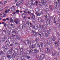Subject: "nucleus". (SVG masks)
I'll return each instance as SVG.
<instances>
[{"instance_id": "obj_1", "label": "nucleus", "mask_w": 60, "mask_h": 60, "mask_svg": "<svg viewBox=\"0 0 60 60\" xmlns=\"http://www.w3.org/2000/svg\"><path fill=\"white\" fill-rule=\"evenodd\" d=\"M49 13H46V17L47 19H48L47 22V25H50V22H51V18H52V17L50 16L49 17Z\"/></svg>"}, {"instance_id": "obj_2", "label": "nucleus", "mask_w": 60, "mask_h": 60, "mask_svg": "<svg viewBox=\"0 0 60 60\" xmlns=\"http://www.w3.org/2000/svg\"><path fill=\"white\" fill-rule=\"evenodd\" d=\"M15 51H13L11 52V53L13 55V56H13V57H15V56H17L18 55V54L17 53V52H18V51H19V50L18 48H15Z\"/></svg>"}, {"instance_id": "obj_3", "label": "nucleus", "mask_w": 60, "mask_h": 60, "mask_svg": "<svg viewBox=\"0 0 60 60\" xmlns=\"http://www.w3.org/2000/svg\"><path fill=\"white\" fill-rule=\"evenodd\" d=\"M24 43L26 45H29L31 44V41L30 40H28L27 41H25V42H24Z\"/></svg>"}, {"instance_id": "obj_4", "label": "nucleus", "mask_w": 60, "mask_h": 60, "mask_svg": "<svg viewBox=\"0 0 60 60\" xmlns=\"http://www.w3.org/2000/svg\"><path fill=\"white\" fill-rule=\"evenodd\" d=\"M23 0H22L21 1V2H17L16 4V6H20L21 4H23Z\"/></svg>"}, {"instance_id": "obj_5", "label": "nucleus", "mask_w": 60, "mask_h": 60, "mask_svg": "<svg viewBox=\"0 0 60 60\" xmlns=\"http://www.w3.org/2000/svg\"><path fill=\"white\" fill-rule=\"evenodd\" d=\"M38 20L39 22L40 23H45L44 20L43 19H41L40 18H38Z\"/></svg>"}, {"instance_id": "obj_6", "label": "nucleus", "mask_w": 60, "mask_h": 60, "mask_svg": "<svg viewBox=\"0 0 60 60\" xmlns=\"http://www.w3.org/2000/svg\"><path fill=\"white\" fill-rule=\"evenodd\" d=\"M39 5L42 8H43L44 6H43V4L42 2H40L39 3Z\"/></svg>"}, {"instance_id": "obj_7", "label": "nucleus", "mask_w": 60, "mask_h": 60, "mask_svg": "<svg viewBox=\"0 0 60 60\" xmlns=\"http://www.w3.org/2000/svg\"><path fill=\"white\" fill-rule=\"evenodd\" d=\"M45 51L47 53H48L50 52V50H49V49L48 48H46Z\"/></svg>"}, {"instance_id": "obj_8", "label": "nucleus", "mask_w": 60, "mask_h": 60, "mask_svg": "<svg viewBox=\"0 0 60 60\" xmlns=\"http://www.w3.org/2000/svg\"><path fill=\"white\" fill-rule=\"evenodd\" d=\"M36 49L38 53L39 52V50H40V48H39V47L38 46H37L36 48Z\"/></svg>"}, {"instance_id": "obj_9", "label": "nucleus", "mask_w": 60, "mask_h": 60, "mask_svg": "<svg viewBox=\"0 0 60 60\" xmlns=\"http://www.w3.org/2000/svg\"><path fill=\"white\" fill-rule=\"evenodd\" d=\"M22 15L23 18H26V15L25 14H24V13H23Z\"/></svg>"}, {"instance_id": "obj_10", "label": "nucleus", "mask_w": 60, "mask_h": 60, "mask_svg": "<svg viewBox=\"0 0 60 60\" xmlns=\"http://www.w3.org/2000/svg\"><path fill=\"white\" fill-rule=\"evenodd\" d=\"M41 13L37 12L36 13V14L37 16H40L41 15Z\"/></svg>"}, {"instance_id": "obj_11", "label": "nucleus", "mask_w": 60, "mask_h": 60, "mask_svg": "<svg viewBox=\"0 0 60 60\" xmlns=\"http://www.w3.org/2000/svg\"><path fill=\"white\" fill-rule=\"evenodd\" d=\"M30 48H32V49H34L35 48V45H34V44H33L31 46V47L30 46Z\"/></svg>"}, {"instance_id": "obj_12", "label": "nucleus", "mask_w": 60, "mask_h": 60, "mask_svg": "<svg viewBox=\"0 0 60 60\" xmlns=\"http://www.w3.org/2000/svg\"><path fill=\"white\" fill-rule=\"evenodd\" d=\"M45 57V56L43 54L41 55L40 56V59H44Z\"/></svg>"}, {"instance_id": "obj_13", "label": "nucleus", "mask_w": 60, "mask_h": 60, "mask_svg": "<svg viewBox=\"0 0 60 60\" xmlns=\"http://www.w3.org/2000/svg\"><path fill=\"white\" fill-rule=\"evenodd\" d=\"M44 5L45 7L47 6V2L45 1L44 2Z\"/></svg>"}, {"instance_id": "obj_14", "label": "nucleus", "mask_w": 60, "mask_h": 60, "mask_svg": "<svg viewBox=\"0 0 60 60\" xmlns=\"http://www.w3.org/2000/svg\"><path fill=\"white\" fill-rule=\"evenodd\" d=\"M20 54L21 56H23V55H25V53L21 51L20 52Z\"/></svg>"}, {"instance_id": "obj_15", "label": "nucleus", "mask_w": 60, "mask_h": 60, "mask_svg": "<svg viewBox=\"0 0 60 60\" xmlns=\"http://www.w3.org/2000/svg\"><path fill=\"white\" fill-rule=\"evenodd\" d=\"M56 54V52L54 51L52 53V55L53 56H55Z\"/></svg>"}, {"instance_id": "obj_16", "label": "nucleus", "mask_w": 60, "mask_h": 60, "mask_svg": "<svg viewBox=\"0 0 60 60\" xmlns=\"http://www.w3.org/2000/svg\"><path fill=\"white\" fill-rule=\"evenodd\" d=\"M42 46L44 48H45L46 47V44L44 43H42Z\"/></svg>"}, {"instance_id": "obj_17", "label": "nucleus", "mask_w": 60, "mask_h": 60, "mask_svg": "<svg viewBox=\"0 0 60 60\" xmlns=\"http://www.w3.org/2000/svg\"><path fill=\"white\" fill-rule=\"evenodd\" d=\"M42 43H39L38 45L40 47H42Z\"/></svg>"}, {"instance_id": "obj_18", "label": "nucleus", "mask_w": 60, "mask_h": 60, "mask_svg": "<svg viewBox=\"0 0 60 60\" xmlns=\"http://www.w3.org/2000/svg\"><path fill=\"white\" fill-rule=\"evenodd\" d=\"M13 28L14 29H16V30H18L19 29V26H16V28L15 27H14Z\"/></svg>"}, {"instance_id": "obj_19", "label": "nucleus", "mask_w": 60, "mask_h": 60, "mask_svg": "<svg viewBox=\"0 0 60 60\" xmlns=\"http://www.w3.org/2000/svg\"><path fill=\"white\" fill-rule=\"evenodd\" d=\"M40 27V24H37V26H36V29H38V28Z\"/></svg>"}, {"instance_id": "obj_20", "label": "nucleus", "mask_w": 60, "mask_h": 60, "mask_svg": "<svg viewBox=\"0 0 60 60\" xmlns=\"http://www.w3.org/2000/svg\"><path fill=\"white\" fill-rule=\"evenodd\" d=\"M6 43L7 45H9L10 44V42L8 41H6Z\"/></svg>"}, {"instance_id": "obj_21", "label": "nucleus", "mask_w": 60, "mask_h": 60, "mask_svg": "<svg viewBox=\"0 0 60 60\" xmlns=\"http://www.w3.org/2000/svg\"><path fill=\"white\" fill-rule=\"evenodd\" d=\"M18 20L17 19H15L14 20V22H15L16 24H18Z\"/></svg>"}, {"instance_id": "obj_22", "label": "nucleus", "mask_w": 60, "mask_h": 60, "mask_svg": "<svg viewBox=\"0 0 60 60\" xmlns=\"http://www.w3.org/2000/svg\"><path fill=\"white\" fill-rule=\"evenodd\" d=\"M5 37H4V38H2V39H1V41H5Z\"/></svg>"}, {"instance_id": "obj_23", "label": "nucleus", "mask_w": 60, "mask_h": 60, "mask_svg": "<svg viewBox=\"0 0 60 60\" xmlns=\"http://www.w3.org/2000/svg\"><path fill=\"white\" fill-rule=\"evenodd\" d=\"M57 43H55V44H55V47L56 48H57L58 47V46H59V45H58V44H57Z\"/></svg>"}, {"instance_id": "obj_24", "label": "nucleus", "mask_w": 60, "mask_h": 60, "mask_svg": "<svg viewBox=\"0 0 60 60\" xmlns=\"http://www.w3.org/2000/svg\"><path fill=\"white\" fill-rule=\"evenodd\" d=\"M10 22L11 23H12L14 21L11 18L10 19Z\"/></svg>"}, {"instance_id": "obj_25", "label": "nucleus", "mask_w": 60, "mask_h": 60, "mask_svg": "<svg viewBox=\"0 0 60 60\" xmlns=\"http://www.w3.org/2000/svg\"><path fill=\"white\" fill-rule=\"evenodd\" d=\"M36 58L37 59H38L39 60H40V59H41L40 57H39V56H37Z\"/></svg>"}, {"instance_id": "obj_26", "label": "nucleus", "mask_w": 60, "mask_h": 60, "mask_svg": "<svg viewBox=\"0 0 60 60\" xmlns=\"http://www.w3.org/2000/svg\"><path fill=\"white\" fill-rule=\"evenodd\" d=\"M52 41H55L56 40L55 38L54 37H52Z\"/></svg>"}, {"instance_id": "obj_27", "label": "nucleus", "mask_w": 60, "mask_h": 60, "mask_svg": "<svg viewBox=\"0 0 60 60\" xmlns=\"http://www.w3.org/2000/svg\"><path fill=\"white\" fill-rule=\"evenodd\" d=\"M1 59H3V60H6V58L4 56L2 57H1Z\"/></svg>"}, {"instance_id": "obj_28", "label": "nucleus", "mask_w": 60, "mask_h": 60, "mask_svg": "<svg viewBox=\"0 0 60 60\" xmlns=\"http://www.w3.org/2000/svg\"><path fill=\"white\" fill-rule=\"evenodd\" d=\"M0 54L1 55H2L4 54V52L2 51H0Z\"/></svg>"}, {"instance_id": "obj_29", "label": "nucleus", "mask_w": 60, "mask_h": 60, "mask_svg": "<svg viewBox=\"0 0 60 60\" xmlns=\"http://www.w3.org/2000/svg\"><path fill=\"white\" fill-rule=\"evenodd\" d=\"M16 38L18 39V40H20V38L18 36H16Z\"/></svg>"}, {"instance_id": "obj_30", "label": "nucleus", "mask_w": 60, "mask_h": 60, "mask_svg": "<svg viewBox=\"0 0 60 60\" xmlns=\"http://www.w3.org/2000/svg\"><path fill=\"white\" fill-rule=\"evenodd\" d=\"M34 52L35 53H38V52L37 50L36 49H34Z\"/></svg>"}, {"instance_id": "obj_31", "label": "nucleus", "mask_w": 60, "mask_h": 60, "mask_svg": "<svg viewBox=\"0 0 60 60\" xmlns=\"http://www.w3.org/2000/svg\"><path fill=\"white\" fill-rule=\"evenodd\" d=\"M12 9H13L14 11H15L16 10L15 8V7L14 6H13L12 8Z\"/></svg>"}, {"instance_id": "obj_32", "label": "nucleus", "mask_w": 60, "mask_h": 60, "mask_svg": "<svg viewBox=\"0 0 60 60\" xmlns=\"http://www.w3.org/2000/svg\"><path fill=\"white\" fill-rule=\"evenodd\" d=\"M43 51V48L42 47V48H41L40 49V52H42Z\"/></svg>"}, {"instance_id": "obj_33", "label": "nucleus", "mask_w": 60, "mask_h": 60, "mask_svg": "<svg viewBox=\"0 0 60 60\" xmlns=\"http://www.w3.org/2000/svg\"><path fill=\"white\" fill-rule=\"evenodd\" d=\"M28 4L30 6L32 5V2H31V1L30 2V1L29 2Z\"/></svg>"}, {"instance_id": "obj_34", "label": "nucleus", "mask_w": 60, "mask_h": 60, "mask_svg": "<svg viewBox=\"0 0 60 60\" xmlns=\"http://www.w3.org/2000/svg\"><path fill=\"white\" fill-rule=\"evenodd\" d=\"M6 29L7 31H9V30H11V28L9 27L7 28H6Z\"/></svg>"}, {"instance_id": "obj_35", "label": "nucleus", "mask_w": 60, "mask_h": 60, "mask_svg": "<svg viewBox=\"0 0 60 60\" xmlns=\"http://www.w3.org/2000/svg\"><path fill=\"white\" fill-rule=\"evenodd\" d=\"M32 21L34 23H35L36 21V20L34 19H32Z\"/></svg>"}, {"instance_id": "obj_36", "label": "nucleus", "mask_w": 60, "mask_h": 60, "mask_svg": "<svg viewBox=\"0 0 60 60\" xmlns=\"http://www.w3.org/2000/svg\"><path fill=\"white\" fill-rule=\"evenodd\" d=\"M8 26V25L6 23H4V26L5 27H6V26Z\"/></svg>"}, {"instance_id": "obj_37", "label": "nucleus", "mask_w": 60, "mask_h": 60, "mask_svg": "<svg viewBox=\"0 0 60 60\" xmlns=\"http://www.w3.org/2000/svg\"><path fill=\"white\" fill-rule=\"evenodd\" d=\"M7 56L8 58H10L11 57V55H9L8 54L7 55Z\"/></svg>"}, {"instance_id": "obj_38", "label": "nucleus", "mask_w": 60, "mask_h": 60, "mask_svg": "<svg viewBox=\"0 0 60 60\" xmlns=\"http://www.w3.org/2000/svg\"><path fill=\"white\" fill-rule=\"evenodd\" d=\"M14 33L15 34H18V31H15L14 32Z\"/></svg>"}, {"instance_id": "obj_39", "label": "nucleus", "mask_w": 60, "mask_h": 60, "mask_svg": "<svg viewBox=\"0 0 60 60\" xmlns=\"http://www.w3.org/2000/svg\"><path fill=\"white\" fill-rule=\"evenodd\" d=\"M7 33H8V34L9 35H10V31H9V30H7Z\"/></svg>"}, {"instance_id": "obj_40", "label": "nucleus", "mask_w": 60, "mask_h": 60, "mask_svg": "<svg viewBox=\"0 0 60 60\" xmlns=\"http://www.w3.org/2000/svg\"><path fill=\"white\" fill-rule=\"evenodd\" d=\"M31 18L32 19H34V18H35V16H34V15H33V16L31 17Z\"/></svg>"}, {"instance_id": "obj_41", "label": "nucleus", "mask_w": 60, "mask_h": 60, "mask_svg": "<svg viewBox=\"0 0 60 60\" xmlns=\"http://www.w3.org/2000/svg\"><path fill=\"white\" fill-rule=\"evenodd\" d=\"M52 19L53 21H55V17H52Z\"/></svg>"}, {"instance_id": "obj_42", "label": "nucleus", "mask_w": 60, "mask_h": 60, "mask_svg": "<svg viewBox=\"0 0 60 60\" xmlns=\"http://www.w3.org/2000/svg\"><path fill=\"white\" fill-rule=\"evenodd\" d=\"M34 35L35 36H37V33L36 32H35L34 33Z\"/></svg>"}, {"instance_id": "obj_43", "label": "nucleus", "mask_w": 60, "mask_h": 60, "mask_svg": "<svg viewBox=\"0 0 60 60\" xmlns=\"http://www.w3.org/2000/svg\"><path fill=\"white\" fill-rule=\"evenodd\" d=\"M30 52L31 53H34V52L33 51V50L32 49H31L30 50Z\"/></svg>"}, {"instance_id": "obj_44", "label": "nucleus", "mask_w": 60, "mask_h": 60, "mask_svg": "<svg viewBox=\"0 0 60 60\" xmlns=\"http://www.w3.org/2000/svg\"><path fill=\"white\" fill-rule=\"evenodd\" d=\"M47 33L48 34H50V30H48V31H47Z\"/></svg>"}, {"instance_id": "obj_45", "label": "nucleus", "mask_w": 60, "mask_h": 60, "mask_svg": "<svg viewBox=\"0 0 60 60\" xmlns=\"http://www.w3.org/2000/svg\"><path fill=\"white\" fill-rule=\"evenodd\" d=\"M30 12L31 14H33V13H34V12L33 11V10H31L30 11Z\"/></svg>"}, {"instance_id": "obj_46", "label": "nucleus", "mask_w": 60, "mask_h": 60, "mask_svg": "<svg viewBox=\"0 0 60 60\" xmlns=\"http://www.w3.org/2000/svg\"><path fill=\"white\" fill-rule=\"evenodd\" d=\"M21 60H23L24 59V57L23 56H22L21 58Z\"/></svg>"}, {"instance_id": "obj_47", "label": "nucleus", "mask_w": 60, "mask_h": 60, "mask_svg": "<svg viewBox=\"0 0 60 60\" xmlns=\"http://www.w3.org/2000/svg\"><path fill=\"white\" fill-rule=\"evenodd\" d=\"M49 8L50 9H52V6L51 5H50L49 6Z\"/></svg>"}, {"instance_id": "obj_48", "label": "nucleus", "mask_w": 60, "mask_h": 60, "mask_svg": "<svg viewBox=\"0 0 60 60\" xmlns=\"http://www.w3.org/2000/svg\"><path fill=\"white\" fill-rule=\"evenodd\" d=\"M29 22H28V21H27V22H26L27 25H29Z\"/></svg>"}, {"instance_id": "obj_49", "label": "nucleus", "mask_w": 60, "mask_h": 60, "mask_svg": "<svg viewBox=\"0 0 60 60\" xmlns=\"http://www.w3.org/2000/svg\"><path fill=\"white\" fill-rule=\"evenodd\" d=\"M16 12L17 13H18L19 12V10H17L16 11Z\"/></svg>"}, {"instance_id": "obj_50", "label": "nucleus", "mask_w": 60, "mask_h": 60, "mask_svg": "<svg viewBox=\"0 0 60 60\" xmlns=\"http://www.w3.org/2000/svg\"><path fill=\"white\" fill-rule=\"evenodd\" d=\"M30 51H28L27 52V54H30Z\"/></svg>"}, {"instance_id": "obj_51", "label": "nucleus", "mask_w": 60, "mask_h": 60, "mask_svg": "<svg viewBox=\"0 0 60 60\" xmlns=\"http://www.w3.org/2000/svg\"><path fill=\"white\" fill-rule=\"evenodd\" d=\"M40 28H41V29H42L43 28V26H42V25H40Z\"/></svg>"}, {"instance_id": "obj_52", "label": "nucleus", "mask_w": 60, "mask_h": 60, "mask_svg": "<svg viewBox=\"0 0 60 60\" xmlns=\"http://www.w3.org/2000/svg\"><path fill=\"white\" fill-rule=\"evenodd\" d=\"M45 35L46 37H48V34L45 33Z\"/></svg>"}, {"instance_id": "obj_53", "label": "nucleus", "mask_w": 60, "mask_h": 60, "mask_svg": "<svg viewBox=\"0 0 60 60\" xmlns=\"http://www.w3.org/2000/svg\"><path fill=\"white\" fill-rule=\"evenodd\" d=\"M38 40H39V38H36V41H38Z\"/></svg>"}, {"instance_id": "obj_54", "label": "nucleus", "mask_w": 60, "mask_h": 60, "mask_svg": "<svg viewBox=\"0 0 60 60\" xmlns=\"http://www.w3.org/2000/svg\"><path fill=\"white\" fill-rule=\"evenodd\" d=\"M48 44L49 46H51V45H52L51 43H48Z\"/></svg>"}, {"instance_id": "obj_55", "label": "nucleus", "mask_w": 60, "mask_h": 60, "mask_svg": "<svg viewBox=\"0 0 60 60\" xmlns=\"http://www.w3.org/2000/svg\"><path fill=\"white\" fill-rule=\"evenodd\" d=\"M16 12H13L12 14L13 15H15L16 14Z\"/></svg>"}, {"instance_id": "obj_56", "label": "nucleus", "mask_w": 60, "mask_h": 60, "mask_svg": "<svg viewBox=\"0 0 60 60\" xmlns=\"http://www.w3.org/2000/svg\"><path fill=\"white\" fill-rule=\"evenodd\" d=\"M27 59H30V56H27Z\"/></svg>"}, {"instance_id": "obj_57", "label": "nucleus", "mask_w": 60, "mask_h": 60, "mask_svg": "<svg viewBox=\"0 0 60 60\" xmlns=\"http://www.w3.org/2000/svg\"><path fill=\"white\" fill-rule=\"evenodd\" d=\"M38 31L39 32L41 33V30L40 29L38 30Z\"/></svg>"}, {"instance_id": "obj_58", "label": "nucleus", "mask_w": 60, "mask_h": 60, "mask_svg": "<svg viewBox=\"0 0 60 60\" xmlns=\"http://www.w3.org/2000/svg\"><path fill=\"white\" fill-rule=\"evenodd\" d=\"M10 53H11V51H8V54H10Z\"/></svg>"}, {"instance_id": "obj_59", "label": "nucleus", "mask_w": 60, "mask_h": 60, "mask_svg": "<svg viewBox=\"0 0 60 60\" xmlns=\"http://www.w3.org/2000/svg\"><path fill=\"white\" fill-rule=\"evenodd\" d=\"M10 50L11 51H13V48H11V49H10Z\"/></svg>"}, {"instance_id": "obj_60", "label": "nucleus", "mask_w": 60, "mask_h": 60, "mask_svg": "<svg viewBox=\"0 0 60 60\" xmlns=\"http://www.w3.org/2000/svg\"><path fill=\"white\" fill-rule=\"evenodd\" d=\"M6 20H7V21H8L9 20V18H6Z\"/></svg>"}, {"instance_id": "obj_61", "label": "nucleus", "mask_w": 60, "mask_h": 60, "mask_svg": "<svg viewBox=\"0 0 60 60\" xmlns=\"http://www.w3.org/2000/svg\"><path fill=\"white\" fill-rule=\"evenodd\" d=\"M58 41L59 43H60V39H58Z\"/></svg>"}, {"instance_id": "obj_62", "label": "nucleus", "mask_w": 60, "mask_h": 60, "mask_svg": "<svg viewBox=\"0 0 60 60\" xmlns=\"http://www.w3.org/2000/svg\"><path fill=\"white\" fill-rule=\"evenodd\" d=\"M57 22H56V21H55L54 22V24H55L56 25L57 24Z\"/></svg>"}, {"instance_id": "obj_63", "label": "nucleus", "mask_w": 60, "mask_h": 60, "mask_svg": "<svg viewBox=\"0 0 60 60\" xmlns=\"http://www.w3.org/2000/svg\"><path fill=\"white\" fill-rule=\"evenodd\" d=\"M58 51H60V47H59L58 49Z\"/></svg>"}, {"instance_id": "obj_64", "label": "nucleus", "mask_w": 60, "mask_h": 60, "mask_svg": "<svg viewBox=\"0 0 60 60\" xmlns=\"http://www.w3.org/2000/svg\"><path fill=\"white\" fill-rule=\"evenodd\" d=\"M3 21H6V19H3Z\"/></svg>"}]
</instances>
